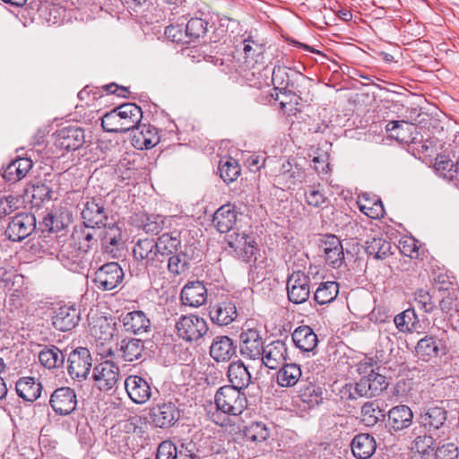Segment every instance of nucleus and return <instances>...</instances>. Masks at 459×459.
Returning a JSON list of instances; mask_svg holds the SVG:
<instances>
[{
	"mask_svg": "<svg viewBox=\"0 0 459 459\" xmlns=\"http://www.w3.org/2000/svg\"><path fill=\"white\" fill-rule=\"evenodd\" d=\"M339 293V284L333 281L321 282L315 291L314 299L319 305L333 302Z\"/></svg>",
	"mask_w": 459,
	"mask_h": 459,
	"instance_id": "obj_51",
	"label": "nucleus"
},
{
	"mask_svg": "<svg viewBox=\"0 0 459 459\" xmlns=\"http://www.w3.org/2000/svg\"><path fill=\"white\" fill-rule=\"evenodd\" d=\"M86 255L87 252H84L76 245L68 242L61 247L57 254V259L69 271L82 273L89 265Z\"/></svg>",
	"mask_w": 459,
	"mask_h": 459,
	"instance_id": "obj_14",
	"label": "nucleus"
},
{
	"mask_svg": "<svg viewBox=\"0 0 459 459\" xmlns=\"http://www.w3.org/2000/svg\"><path fill=\"white\" fill-rule=\"evenodd\" d=\"M237 221V212L230 204L222 205L213 214L212 224L221 233L230 232Z\"/></svg>",
	"mask_w": 459,
	"mask_h": 459,
	"instance_id": "obj_41",
	"label": "nucleus"
},
{
	"mask_svg": "<svg viewBox=\"0 0 459 459\" xmlns=\"http://www.w3.org/2000/svg\"><path fill=\"white\" fill-rule=\"evenodd\" d=\"M133 136V145L140 150L151 149L160 143L158 129L150 124H140Z\"/></svg>",
	"mask_w": 459,
	"mask_h": 459,
	"instance_id": "obj_33",
	"label": "nucleus"
},
{
	"mask_svg": "<svg viewBox=\"0 0 459 459\" xmlns=\"http://www.w3.org/2000/svg\"><path fill=\"white\" fill-rule=\"evenodd\" d=\"M166 38L175 43L189 44L186 28L183 24H171L165 29Z\"/></svg>",
	"mask_w": 459,
	"mask_h": 459,
	"instance_id": "obj_63",
	"label": "nucleus"
},
{
	"mask_svg": "<svg viewBox=\"0 0 459 459\" xmlns=\"http://www.w3.org/2000/svg\"><path fill=\"white\" fill-rule=\"evenodd\" d=\"M385 130L389 136L401 143L411 144L417 143L419 134L417 126L407 121H390L385 126Z\"/></svg>",
	"mask_w": 459,
	"mask_h": 459,
	"instance_id": "obj_26",
	"label": "nucleus"
},
{
	"mask_svg": "<svg viewBox=\"0 0 459 459\" xmlns=\"http://www.w3.org/2000/svg\"><path fill=\"white\" fill-rule=\"evenodd\" d=\"M65 359V354L56 345H44L39 352V363L49 370L63 368Z\"/></svg>",
	"mask_w": 459,
	"mask_h": 459,
	"instance_id": "obj_40",
	"label": "nucleus"
},
{
	"mask_svg": "<svg viewBox=\"0 0 459 459\" xmlns=\"http://www.w3.org/2000/svg\"><path fill=\"white\" fill-rule=\"evenodd\" d=\"M227 242L238 259L247 264L256 261L259 248L253 237L245 233H233L228 236Z\"/></svg>",
	"mask_w": 459,
	"mask_h": 459,
	"instance_id": "obj_10",
	"label": "nucleus"
},
{
	"mask_svg": "<svg viewBox=\"0 0 459 459\" xmlns=\"http://www.w3.org/2000/svg\"><path fill=\"white\" fill-rule=\"evenodd\" d=\"M227 377L230 383L229 385L241 391L249 385L252 378L247 368L240 359L230 362L228 367Z\"/></svg>",
	"mask_w": 459,
	"mask_h": 459,
	"instance_id": "obj_34",
	"label": "nucleus"
},
{
	"mask_svg": "<svg viewBox=\"0 0 459 459\" xmlns=\"http://www.w3.org/2000/svg\"><path fill=\"white\" fill-rule=\"evenodd\" d=\"M125 133L137 128L143 118V111L135 103L128 102L117 107Z\"/></svg>",
	"mask_w": 459,
	"mask_h": 459,
	"instance_id": "obj_37",
	"label": "nucleus"
},
{
	"mask_svg": "<svg viewBox=\"0 0 459 459\" xmlns=\"http://www.w3.org/2000/svg\"><path fill=\"white\" fill-rule=\"evenodd\" d=\"M358 206L359 211L370 219L377 220L384 217L383 203L377 195L370 196L364 193L359 196Z\"/></svg>",
	"mask_w": 459,
	"mask_h": 459,
	"instance_id": "obj_42",
	"label": "nucleus"
},
{
	"mask_svg": "<svg viewBox=\"0 0 459 459\" xmlns=\"http://www.w3.org/2000/svg\"><path fill=\"white\" fill-rule=\"evenodd\" d=\"M415 350L420 359L429 360L437 357L439 352L444 350V345L441 340L432 335H426L418 342Z\"/></svg>",
	"mask_w": 459,
	"mask_h": 459,
	"instance_id": "obj_45",
	"label": "nucleus"
},
{
	"mask_svg": "<svg viewBox=\"0 0 459 459\" xmlns=\"http://www.w3.org/2000/svg\"><path fill=\"white\" fill-rule=\"evenodd\" d=\"M124 385L129 398L136 404L145 403L152 397L150 384L140 376H128L125 379Z\"/></svg>",
	"mask_w": 459,
	"mask_h": 459,
	"instance_id": "obj_25",
	"label": "nucleus"
},
{
	"mask_svg": "<svg viewBox=\"0 0 459 459\" xmlns=\"http://www.w3.org/2000/svg\"><path fill=\"white\" fill-rule=\"evenodd\" d=\"M67 372L73 380L82 382L90 375L92 358L85 347H78L71 351L67 359Z\"/></svg>",
	"mask_w": 459,
	"mask_h": 459,
	"instance_id": "obj_7",
	"label": "nucleus"
},
{
	"mask_svg": "<svg viewBox=\"0 0 459 459\" xmlns=\"http://www.w3.org/2000/svg\"><path fill=\"white\" fill-rule=\"evenodd\" d=\"M208 22L200 17H193L185 25L189 43L203 38L207 32Z\"/></svg>",
	"mask_w": 459,
	"mask_h": 459,
	"instance_id": "obj_56",
	"label": "nucleus"
},
{
	"mask_svg": "<svg viewBox=\"0 0 459 459\" xmlns=\"http://www.w3.org/2000/svg\"><path fill=\"white\" fill-rule=\"evenodd\" d=\"M85 143V133L82 127L69 126L58 129L55 133V144L57 148L75 151Z\"/></svg>",
	"mask_w": 459,
	"mask_h": 459,
	"instance_id": "obj_19",
	"label": "nucleus"
},
{
	"mask_svg": "<svg viewBox=\"0 0 459 459\" xmlns=\"http://www.w3.org/2000/svg\"><path fill=\"white\" fill-rule=\"evenodd\" d=\"M133 257L137 264L148 273H156L164 268V264L158 251L155 238H138L133 247Z\"/></svg>",
	"mask_w": 459,
	"mask_h": 459,
	"instance_id": "obj_4",
	"label": "nucleus"
},
{
	"mask_svg": "<svg viewBox=\"0 0 459 459\" xmlns=\"http://www.w3.org/2000/svg\"><path fill=\"white\" fill-rule=\"evenodd\" d=\"M299 397L307 408H314L323 403L324 389L318 385L306 382L299 387Z\"/></svg>",
	"mask_w": 459,
	"mask_h": 459,
	"instance_id": "obj_46",
	"label": "nucleus"
},
{
	"mask_svg": "<svg viewBox=\"0 0 459 459\" xmlns=\"http://www.w3.org/2000/svg\"><path fill=\"white\" fill-rule=\"evenodd\" d=\"M145 347L141 339L125 337L117 343V356L126 362L143 359Z\"/></svg>",
	"mask_w": 459,
	"mask_h": 459,
	"instance_id": "obj_28",
	"label": "nucleus"
},
{
	"mask_svg": "<svg viewBox=\"0 0 459 459\" xmlns=\"http://www.w3.org/2000/svg\"><path fill=\"white\" fill-rule=\"evenodd\" d=\"M36 228V219L33 214L22 212L12 218L4 235L13 242H19L30 236Z\"/></svg>",
	"mask_w": 459,
	"mask_h": 459,
	"instance_id": "obj_16",
	"label": "nucleus"
},
{
	"mask_svg": "<svg viewBox=\"0 0 459 459\" xmlns=\"http://www.w3.org/2000/svg\"><path fill=\"white\" fill-rule=\"evenodd\" d=\"M414 303L419 309L425 313L432 312L436 307L429 292L424 289H420L415 291Z\"/></svg>",
	"mask_w": 459,
	"mask_h": 459,
	"instance_id": "obj_64",
	"label": "nucleus"
},
{
	"mask_svg": "<svg viewBox=\"0 0 459 459\" xmlns=\"http://www.w3.org/2000/svg\"><path fill=\"white\" fill-rule=\"evenodd\" d=\"M238 313L235 301L230 299L211 304L209 316L212 322L220 326L230 325L238 318Z\"/></svg>",
	"mask_w": 459,
	"mask_h": 459,
	"instance_id": "obj_22",
	"label": "nucleus"
},
{
	"mask_svg": "<svg viewBox=\"0 0 459 459\" xmlns=\"http://www.w3.org/2000/svg\"><path fill=\"white\" fill-rule=\"evenodd\" d=\"M265 47L255 41L251 37L244 39L237 45L235 51L222 56H210L211 62L219 66L225 74L240 73L264 62Z\"/></svg>",
	"mask_w": 459,
	"mask_h": 459,
	"instance_id": "obj_1",
	"label": "nucleus"
},
{
	"mask_svg": "<svg viewBox=\"0 0 459 459\" xmlns=\"http://www.w3.org/2000/svg\"><path fill=\"white\" fill-rule=\"evenodd\" d=\"M49 404L56 414L69 415L76 409V394L67 386L56 388L50 396Z\"/></svg>",
	"mask_w": 459,
	"mask_h": 459,
	"instance_id": "obj_18",
	"label": "nucleus"
},
{
	"mask_svg": "<svg viewBox=\"0 0 459 459\" xmlns=\"http://www.w3.org/2000/svg\"><path fill=\"white\" fill-rule=\"evenodd\" d=\"M119 367L111 360L97 363L91 373L93 386L103 393H113L121 380Z\"/></svg>",
	"mask_w": 459,
	"mask_h": 459,
	"instance_id": "obj_5",
	"label": "nucleus"
},
{
	"mask_svg": "<svg viewBox=\"0 0 459 459\" xmlns=\"http://www.w3.org/2000/svg\"><path fill=\"white\" fill-rule=\"evenodd\" d=\"M219 171L221 179L226 184H230L240 175V167L236 160L228 158L220 161Z\"/></svg>",
	"mask_w": 459,
	"mask_h": 459,
	"instance_id": "obj_54",
	"label": "nucleus"
},
{
	"mask_svg": "<svg viewBox=\"0 0 459 459\" xmlns=\"http://www.w3.org/2000/svg\"><path fill=\"white\" fill-rule=\"evenodd\" d=\"M120 321L126 332L141 334L151 328V321L142 310L127 312L121 316Z\"/></svg>",
	"mask_w": 459,
	"mask_h": 459,
	"instance_id": "obj_30",
	"label": "nucleus"
},
{
	"mask_svg": "<svg viewBox=\"0 0 459 459\" xmlns=\"http://www.w3.org/2000/svg\"><path fill=\"white\" fill-rule=\"evenodd\" d=\"M388 386L386 377L377 371L367 379L344 385L340 390L342 400L351 401L359 397H373L379 395Z\"/></svg>",
	"mask_w": 459,
	"mask_h": 459,
	"instance_id": "obj_3",
	"label": "nucleus"
},
{
	"mask_svg": "<svg viewBox=\"0 0 459 459\" xmlns=\"http://www.w3.org/2000/svg\"><path fill=\"white\" fill-rule=\"evenodd\" d=\"M391 249V242L382 238H373L371 240L366 241V253L375 259L383 260L392 254Z\"/></svg>",
	"mask_w": 459,
	"mask_h": 459,
	"instance_id": "obj_52",
	"label": "nucleus"
},
{
	"mask_svg": "<svg viewBox=\"0 0 459 459\" xmlns=\"http://www.w3.org/2000/svg\"><path fill=\"white\" fill-rule=\"evenodd\" d=\"M193 246H184L178 252L169 255L166 259L167 268L170 274L178 276L187 273L196 260Z\"/></svg>",
	"mask_w": 459,
	"mask_h": 459,
	"instance_id": "obj_21",
	"label": "nucleus"
},
{
	"mask_svg": "<svg viewBox=\"0 0 459 459\" xmlns=\"http://www.w3.org/2000/svg\"><path fill=\"white\" fill-rule=\"evenodd\" d=\"M101 126L108 133H125L117 108L102 117Z\"/></svg>",
	"mask_w": 459,
	"mask_h": 459,
	"instance_id": "obj_60",
	"label": "nucleus"
},
{
	"mask_svg": "<svg viewBox=\"0 0 459 459\" xmlns=\"http://www.w3.org/2000/svg\"><path fill=\"white\" fill-rule=\"evenodd\" d=\"M15 390L24 401L34 402L40 396L42 385L34 377H24L16 382Z\"/></svg>",
	"mask_w": 459,
	"mask_h": 459,
	"instance_id": "obj_44",
	"label": "nucleus"
},
{
	"mask_svg": "<svg viewBox=\"0 0 459 459\" xmlns=\"http://www.w3.org/2000/svg\"><path fill=\"white\" fill-rule=\"evenodd\" d=\"M80 320L81 311L79 307L75 305H63L55 308L52 325L60 332H68L78 325Z\"/></svg>",
	"mask_w": 459,
	"mask_h": 459,
	"instance_id": "obj_20",
	"label": "nucleus"
},
{
	"mask_svg": "<svg viewBox=\"0 0 459 459\" xmlns=\"http://www.w3.org/2000/svg\"><path fill=\"white\" fill-rule=\"evenodd\" d=\"M101 238L102 245L108 248L109 246L118 248L124 245L122 229L116 223L104 226Z\"/></svg>",
	"mask_w": 459,
	"mask_h": 459,
	"instance_id": "obj_53",
	"label": "nucleus"
},
{
	"mask_svg": "<svg viewBox=\"0 0 459 459\" xmlns=\"http://www.w3.org/2000/svg\"><path fill=\"white\" fill-rule=\"evenodd\" d=\"M124 276V271L118 263L110 262L104 264L95 272L92 281L97 289L108 291L119 286Z\"/></svg>",
	"mask_w": 459,
	"mask_h": 459,
	"instance_id": "obj_8",
	"label": "nucleus"
},
{
	"mask_svg": "<svg viewBox=\"0 0 459 459\" xmlns=\"http://www.w3.org/2000/svg\"><path fill=\"white\" fill-rule=\"evenodd\" d=\"M209 352L216 362H228L236 356L237 345L230 337L218 335L213 338Z\"/></svg>",
	"mask_w": 459,
	"mask_h": 459,
	"instance_id": "obj_27",
	"label": "nucleus"
},
{
	"mask_svg": "<svg viewBox=\"0 0 459 459\" xmlns=\"http://www.w3.org/2000/svg\"><path fill=\"white\" fill-rule=\"evenodd\" d=\"M245 437L253 442H263L269 437L265 424L259 421L251 422L243 429Z\"/></svg>",
	"mask_w": 459,
	"mask_h": 459,
	"instance_id": "obj_57",
	"label": "nucleus"
},
{
	"mask_svg": "<svg viewBox=\"0 0 459 459\" xmlns=\"http://www.w3.org/2000/svg\"><path fill=\"white\" fill-rule=\"evenodd\" d=\"M32 164V160L29 158L15 159L4 169L3 177L8 182H18L27 175Z\"/></svg>",
	"mask_w": 459,
	"mask_h": 459,
	"instance_id": "obj_43",
	"label": "nucleus"
},
{
	"mask_svg": "<svg viewBox=\"0 0 459 459\" xmlns=\"http://www.w3.org/2000/svg\"><path fill=\"white\" fill-rule=\"evenodd\" d=\"M178 335L186 342L198 341L208 332L207 322L196 315L182 316L176 324Z\"/></svg>",
	"mask_w": 459,
	"mask_h": 459,
	"instance_id": "obj_9",
	"label": "nucleus"
},
{
	"mask_svg": "<svg viewBox=\"0 0 459 459\" xmlns=\"http://www.w3.org/2000/svg\"><path fill=\"white\" fill-rule=\"evenodd\" d=\"M155 243L157 245L158 251L162 257L164 264L169 255L175 254L184 248L182 246L180 232L177 230L160 235L155 239Z\"/></svg>",
	"mask_w": 459,
	"mask_h": 459,
	"instance_id": "obj_32",
	"label": "nucleus"
},
{
	"mask_svg": "<svg viewBox=\"0 0 459 459\" xmlns=\"http://www.w3.org/2000/svg\"><path fill=\"white\" fill-rule=\"evenodd\" d=\"M141 421V418L132 417L124 423V429L119 427H112L106 433L105 446L107 450L114 455H126L130 451L127 432L130 430L135 432Z\"/></svg>",
	"mask_w": 459,
	"mask_h": 459,
	"instance_id": "obj_6",
	"label": "nucleus"
},
{
	"mask_svg": "<svg viewBox=\"0 0 459 459\" xmlns=\"http://www.w3.org/2000/svg\"><path fill=\"white\" fill-rule=\"evenodd\" d=\"M264 346V340L260 330L247 328L240 333L239 351L245 359L259 360L263 355Z\"/></svg>",
	"mask_w": 459,
	"mask_h": 459,
	"instance_id": "obj_11",
	"label": "nucleus"
},
{
	"mask_svg": "<svg viewBox=\"0 0 459 459\" xmlns=\"http://www.w3.org/2000/svg\"><path fill=\"white\" fill-rule=\"evenodd\" d=\"M310 278L301 271L293 272L287 280L288 299L293 304H302L310 296Z\"/></svg>",
	"mask_w": 459,
	"mask_h": 459,
	"instance_id": "obj_17",
	"label": "nucleus"
},
{
	"mask_svg": "<svg viewBox=\"0 0 459 459\" xmlns=\"http://www.w3.org/2000/svg\"><path fill=\"white\" fill-rule=\"evenodd\" d=\"M413 420L411 409L403 404L391 408L387 413L385 427L392 435L408 429Z\"/></svg>",
	"mask_w": 459,
	"mask_h": 459,
	"instance_id": "obj_23",
	"label": "nucleus"
},
{
	"mask_svg": "<svg viewBox=\"0 0 459 459\" xmlns=\"http://www.w3.org/2000/svg\"><path fill=\"white\" fill-rule=\"evenodd\" d=\"M166 217L160 214L146 215L143 222V230L151 235L160 234L165 227Z\"/></svg>",
	"mask_w": 459,
	"mask_h": 459,
	"instance_id": "obj_61",
	"label": "nucleus"
},
{
	"mask_svg": "<svg viewBox=\"0 0 459 459\" xmlns=\"http://www.w3.org/2000/svg\"><path fill=\"white\" fill-rule=\"evenodd\" d=\"M82 206L81 212L82 223L96 228L105 226L108 211L105 207V200L101 196L87 198L82 203Z\"/></svg>",
	"mask_w": 459,
	"mask_h": 459,
	"instance_id": "obj_13",
	"label": "nucleus"
},
{
	"mask_svg": "<svg viewBox=\"0 0 459 459\" xmlns=\"http://www.w3.org/2000/svg\"><path fill=\"white\" fill-rule=\"evenodd\" d=\"M302 74L291 72L290 74L284 66H274L272 74V82L275 91L284 94H301L299 81H304Z\"/></svg>",
	"mask_w": 459,
	"mask_h": 459,
	"instance_id": "obj_15",
	"label": "nucleus"
},
{
	"mask_svg": "<svg viewBox=\"0 0 459 459\" xmlns=\"http://www.w3.org/2000/svg\"><path fill=\"white\" fill-rule=\"evenodd\" d=\"M351 452L357 459L370 458L377 449V443L373 436L368 433L356 435L351 443Z\"/></svg>",
	"mask_w": 459,
	"mask_h": 459,
	"instance_id": "obj_36",
	"label": "nucleus"
},
{
	"mask_svg": "<svg viewBox=\"0 0 459 459\" xmlns=\"http://www.w3.org/2000/svg\"><path fill=\"white\" fill-rule=\"evenodd\" d=\"M435 439L430 435H420L416 437L411 443V451L418 455L421 459H429L434 452Z\"/></svg>",
	"mask_w": 459,
	"mask_h": 459,
	"instance_id": "obj_49",
	"label": "nucleus"
},
{
	"mask_svg": "<svg viewBox=\"0 0 459 459\" xmlns=\"http://www.w3.org/2000/svg\"><path fill=\"white\" fill-rule=\"evenodd\" d=\"M324 254L325 262L333 268H339L344 261L343 247L340 239L330 235L324 242Z\"/></svg>",
	"mask_w": 459,
	"mask_h": 459,
	"instance_id": "obj_39",
	"label": "nucleus"
},
{
	"mask_svg": "<svg viewBox=\"0 0 459 459\" xmlns=\"http://www.w3.org/2000/svg\"><path fill=\"white\" fill-rule=\"evenodd\" d=\"M434 169L440 178L455 186V180H457L456 162L454 163L447 155L439 154L436 157Z\"/></svg>",
	"mask_w": 459,
	"mask_h": 459,
	"instance_id": "obj_47",
	"label": "nucleus"
},
{
	"mask_svg": "<svg viewBox=\"0 0 459 459\" xmlns=\"http://www.w3.org/2000/svg\"><path fill=\"white\" fill-rule=\"evenodd\" d=\"M96 233V227L82 223L74 228L71 243L88 253L97 243Z\"/></svg>",
	"mask_w": 459,
	"mask_h": 459,
	"instance_id": "obj_38",
	"label": "nucleus"
},
{
	"mask_svg": "<svg viewBox=\"0 0 459 459\" xmlns=\"http://www.w3.org/2000/svg\"><path fill=\"white\" fill-rule=\"evenodd\" d=\"M362 421L367 426L376 425L381 418H385L383 410L377 402H367L361 407Z\"/></svg>",
	"mask_w": 459,
	"mask_h": 459,
	"instance_id": "obj_55",
	"label": "nucleus"
},
{
	"mask_svg": "<svg viewBox=\"0 0 459 459\" xmlns=\"http://www.w3.org/2000/svg\"><path fill=\"white\" fill-rule=\"evenodd\" d=\"M447 420V411L443 406H430L420 415V424L428 431L440 429Z\"/></svg>",
	"mask_w": 459,
	"mask_h": 459,
	"instance_id": "obj_31",
	"label": "nucleus"
},
{
	"mask_svg": "<svg viewBox=\"0 0 459 459\" xmlns=\"http://www.w3.org/2000/svg\"><path fill=\"white\" fill-rule=\"evenodd\" d=\"M288 356V348L285 341L275 340L264 346L263 355L259 359L262 365L276 369L282 365Z\"/></svg>",
	"mask_w": 459,
	"mask_h": 459,
	"instance_id": "obj_24",
	"label": "nucleus"
},
{
	"mask_svg": "<svg viewBox=\"0 0 459 459\" xmlns=\"http://www.w3.org/2000/svg\"><path fill=\"white\" fill-rule=\"evenodd\" d=\"M217 411L212 414V420L221 426H230V416L240 415L247 407V398L241 390L230 385L220 387L214 395Z\"/></svg>",
	"mask_w": 459,
	"mask_h": 459,
	"instance_id": "obj_2",
	"label": "nucleus"
},
{
	"mask_svg": "<svg viewBox=\"0 0 459 459\" xmlns=\"http://www.w3.org/2000/svg\"><path fill=\"white\" fill-rule=\"evenodd\" d=\"M149 415L156 428L167 429L179 420L180 410L177 402L168 401L153 405Z\"/></svg>",
	"mask_w": 459,
	"mask_h": 459,
	"instance_id": "obj_12",
	"label": "nucleus"
},
{
	"mask_svg": "<svg viewBox=\"0 0 459 459\" xmlns=\"http://www.w3.org/2000/svg\"><path fill=\"white\" fill-rule=\"evenodd\" d=\"M177 446L178 459H202L204 456L196 443L191 439H184Z\"/></svg>",
	"mask_w": 459,
	"mask_h": 459,
	"instance_id": "obj_58",
	"label": "nucleus"
},
{
	"mask_svg": "<svg viewBox=\"0 0 459 459\" xmlns=\"http://www.w3.org/2000/svg\"><path fill=\"white\" fill-rule=\"evenodd\" d=\"M295 346L304 352H311L316 350L318 338L314 330L308 325L297 327L291 334Z\"/></svg>",
	"mask_w": 459,
	"mask_h": 459,
	"instance_id": "obj_35",
	"label": "nucleus"
},
{
	"mask_svg": "<svg viewBox=\"0 0 459 459\" xmlns=\"http://www.w3.org/2000/svg\"><path fill=\"white\" fill-rule=\"evenodd\" d=\"M302 375L301 368L295 363L284 364L277 372L276 380L280 386H294Z\"/></svg>",
	"mask_w": 459,
	"mask_h": 459,
	"instance_id": "obj_48",
	"label": "nucleus"
},
{
	"mask_svg": "<svg viewBox=\"0 0 459 459\" xmlns=\"http://www.w3.org/2000/svg\"><path fill=\"white\" fill-rule=\"evenodd\" d=\"M459 452L457 446L453 442H439L435 446L433 459H456Z\"/></svg>",
	"mask_w": 459,
	"mask_h": 459,
	"instance_id": "obj_62",
	"label": "nucleus"
},
{
	"mask_svg": "<svg viewBox=\"0 0 459 459\" xmlns=\"http://www.w3.org/2000/svg\"><path fill=\"white\" fill-rule=\"evenodd\" d=\"M180 299L186 306L198 307L207 300V289L200 281H189L181 290Z\"/></svg>",
	"mask_w": 459,
	"mask_h": 459,
	"instance_id": "obj_29",
	"label": "nucleus"
},
{
	"mask_svg": "<svg viewBox=\"0 0 459 459\" xmlns=\"http://www.w3.org/2000/svg\"><path fill=\"white\" fill-rule=\"evenodd\" d=\"M394 323L399 332L403 333H413L419 325V318L414 308H408L396 315Z\"/></svg>",
	"mask_w": 459,
	"mask_h": 459,
	"instance_id": "obj_50",
	"label": "nucleus"
},
{
	"mask_svg": "<svg viewBox=\"0 0 459 459\" xmlns=\"http://www.w3.org/2000/svg\"><path fill=\"white\" fill-rule=\"evenodd\" d=\"M280 171L281 177L290 185L301 182L305 177L303 169L297 165H292L290 161L283 163Z\"/></svg>",
	"mask_w": 459,
	"mask_h": 459,
	"instance_id": "obj_59",
	"label": "nucleus"
}]
</instances>
